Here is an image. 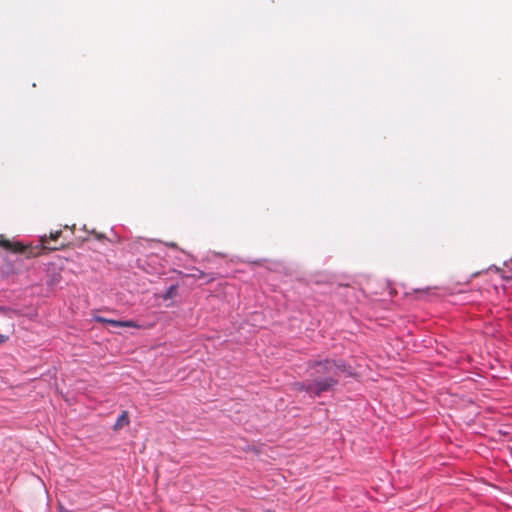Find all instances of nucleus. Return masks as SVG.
I'll use <instances>...</instances> for the list:
<instances>
[{
  "label": "nucleus",
  "instance_id": "1",
  "mask_svg": "<svg viewBox=\"0 0 512 512\" xmlns=\"http://www.w3.org/2000/svg\"><path fill=\"white\" fill-rule=\"evenodd\" d=\"M313 370L311 376L314 380L311 383L297 384L300 390L319 396L321 393L331 390L337 383L339 372H346L344 363H337L333 360L317 361L310 365Z\"/></svg>",
  "mask_w": 512,
  "mask_h": 512
},
{
  "label": "nucleus",
  "instance_id": "2",
  "mask_svg": "<svg viewBox=\"0 0 512 512\" xmlns=\"http://www.w3.org/2000/svg\"><path fill=\"white\" fill-rule=\"evenodd\" d=\"M41 243H42V247L36 248V251H35V249H33L32 247L24 246L20 242H13L8 239H0V247L4 248L6 250H9L13 253L26 254L27 257L37 256L41 249H49V250H57L58 249V247H51L48 245L46 236L41 237Z\"/></svg>",
  "mask_w": 512,
  "mask_h": 512
},
{
  "label": "nucleus",
  "instance_id": "3",
  "mask_svg": "<svg viewBox=\"0 0 512 512\" xmlns=\"http://www.w3.org/2000/svg\"><path fill=\"white\" fill-rule=\"evenodd\" d=\"M95 321L100 323H107L113 327H137L135 322L133 321H120V320H113V319H107L101 316H96Z\"/></svg>",
  "mask_w": 512,
  "mask_h": 512
},
{
  "label": "nucleus",
  "instance_id": "4",
  "mask_svg": "<svg viewBox=\"0 0 512 512\" xmlns=\"http://www.w3.org/2000/svg\"><path fill=\"white\" fill-rule=\"evenodd\" d=\"M185 277L193 278L195 280H204L206 283H210L215 279L212 274H207L197 268H193L191 273L185 274Z\"/></svg>",
  "mask_w": 512,
  "mask_h": 512
},
{
  "label": "nucleus",
  "instance_id": "5",
  "mask_svg": "<svg viewBox=\"0 0 512 512\" xmlns=\"http://www.w3.org/2000/svg\"><path fill=\"white\" fill-rule=\"evenodd\" d=\"M129 423H130V420H129L128 412L123 411L121 413V415L118 417L116 423L114 424V430L115 431L120 430L123 427L129 425Z\"/></svg>",
  "mask_w": 512,
  "mask_h": 512
},
{
  "label": "nucleus",
  "instance_id": "6",
  "mask_svg": "<svg viewBox=\"0 0 512 512\" xmlns=\"http://www.w3.org/2000/svg\"><path fill=\"white\" fill-rule=\"evenodd\" d=\"M177 292V285H171L163 295V299L168 300L175 297Z\"/></svg>",
  "mask_w": 512,
  "mask_h": 512
},
{
  "label": "nucleus",
  "instance_id": "7",
  "mask_svg": "<svg viewBox=\"0 0 512 512\" xmlns=\"http://www.w3.org/2000/svg\"><path fill=\"white\" fill-rule=\"evenodd\" d=\"M60 235H61V231L60 230L52 232L50 234V239L51 240H57L60 237Z\"/></svg>",
  "mask_w": 512,
  "mask_h": 512
},
{
  "label": "nucleus",
  "instance_id": "8",
  "mask_svg": "<svg viewBox=\"0 0 512 512\" xmlns=\"http://www.w3.org/2000/svg\"><path fill=\"white\" fill-rule=\"evenodd\" d=\"M7 339H8V337H7V336L0 334V344H2V343H4V342H6V341H7Z\"/></svg>",
  "mask_w": 512,
  "mask_h": 512
},
{
  "label": "nucleus",
  "instance_id": "9",
  "mask_svg": "<svg viewBox=\"0 0 512 512\" xmlns=\"http://www.w3.org/2000/svg\"><path fill=\"white\" fill-rule=\"evenodd\" d=\"M95 237L98 239V240H101V239H104V235L103 234H100V233H94Z\"/></svg>",
  "mask_w": 512,
  "mask_h": 512
}]
</instances>
